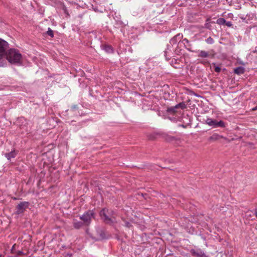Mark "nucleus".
I'll use <instances>...</instances> for the list:
<instances>
[{
  "mask_svg": "<svg viewBox=\"0 0 257 257\" xmlns=\"http://www.w3.org/2000/svg\"><path fill=\"white\" fill-rule=\"evenodd\" d=\"M198 57L201 58H207L209 56V54L208 52L204 50H198Z\"/></svg>",
  "mask_w": 257,
  "mask_h": 257,
  "instance_id": "nucleus-11",
  "label": "nucleus"
},
{
  "mask_svg": "<svg viewBox=\"0 0 257 257\" xmlns=\"http://www.w3.org/2000/svg\"><path fill=\"white\" fill-rule=\"evenodd\" d=\"M209 26H210V25H209V23H206V24H205V28H207V29H209Z\"/></svg>",
  "mask_w": 257,
  "mask_h": 257,
  "instance_id": "nucleus-27",
  "label": "nucleus"
},
{
  "mask_svg": "<svg viewBox=\"0 0 257 257\" xmlns=\"http://www.w3.org/2000/svg\"><path fill=\"white\" fill-rule=\"evenodd\" d=\"M253 17L254 15L253 14H248L245 17H240V18L242 20L243 22H244L246 23H250V20H251Z\"/></svg>",
  "mask_w": 257,
  "mask_h": 257,
  "instance_id": "nucleus-10",
  "label": "nucleus"
},
{
  "mask_svg": "<svg viewBox=\"0 0 257 257\" xmlns=\"http://www.w3.org/2000/svg\"><path fill=\"white\" fill-rule=\"evenodd\" d=\"M100 216L106 223H111L115 220L113 212L108 209L104 208L101 210L100 212Z\"/></svg>",
  "mask_w": 257,
  "mask_h": 257,
  "instance_id": "nucleus-2",
  "label": "nucleus"
},
{
  "mask_svg": "<svg viewBox=\"0 0 257 257\" xmlns=\"http://www.w3.org/2000/svg\"><path fill=\"white\" fill-rule=\"evenodd\" d=\"M104 50L109 53H111L113 52V49L111 46L109 45H106L104 47Z\"/></svg>",
  "mask_w": 257,
  "mask_h": 257,
  "instance_id": "nucleus-16",
  "label": "nucleus"
},
{
  "mask_svg": "<svg viewBox=\"0 0 257 257\" xmlns=\"http://www.w3.org/2000/svg\"><path fill=\"white\" fill-rule=\"evenodd\" d=\"M6 63L7 60L12 64H21L22 56L20 52L15 49H11L5 53Z\"/></svg>",
  "mask_w": 257,
  "mask_h": 257,
  "instance_id": "nucleus-1",
  "label": "nucleus"
},
{
  "mask_svg": "<svg viewBox=\"0 0 257 257\" xmlns=\"http://www.w3.org/2000/svg\"><path fill=\"white\" fill-rule=\"evenodd\" d=\"M183 38V35L182 34H178L176 36H175L173 38H172L170 41V43L172 45H175L178 43H180L182 39Z\"/></svg>",
  "mask_w": 257,
  "mask_h": 257,
  "instance_id": "nucleus-8",
  "label": "nucleus"
},
{
  "mask_svg": "<svg viewBox=\"0 0 257 257\" xmlns=\"http://www.w3.org/2000/svg\"><path fill=\"white\" fill-rule=\"evenodd\" d=\"M15 254H16L17 255H18L19 257H20L21 255L25 254L24 252L21 250L16 251Z\"/></svg>",
  "mask_w": 257,
  "mask_h": 257,
  "instance_id": "nucleus-23",
  "label": "nucleus"
},
{
  "mask_svg": "<svg viewBox=\"0 0 257 257\" xmlns=\"http://www.w3.org/2000/svg\"><path fill=\"white\" fill-rule=\"evenodd\" d=\"M72 109H77L78 108L77 107V105H73L72 107Z\"/></svg>",
  "mask_w": 257,
  "mask_h": 257,
  "instance_id": "nucleus-29",
  "label": "nucleus"
},
{
  "mask_svg": "<svg viewBox=\"0 0 257 257\" xmlns=\"http://www.w3.org/2000/svg\"><path fill=\"white\" fill-rule=\"evenodd\" d=\"M225 25H226V26H227L228 27H231L232 26V24L231 22L226 21V23H225Z\"/></svg>",
  "mask_w": 257,
  "mask_h": 257,
  "instance_id": "nucleus-24",
  "label": "nucleus"
},
{
  "mask_svg": "<svg viewBox=\"0 0 257 257\" xmlns=\"http://www.w3.org/2000/svg\"><path fill=\"white\" fill-rule=\"evenodd\" d=\"M244 68L241 67H237L234 70V73L237 74H243L244 73Z\"/></svg>",
  "mask_w": 257,
  "mask_h": 257,
  "instance_id": "nucleus-13",
  "label": "nucleus"
},
{
  "mask_svg": "<svg viewBox=\"0 0 257 257\" xmlns=\"http://www.w3.org/2000/svg\"><path fill=\"white\" fill-rule=\"evenodd\" d=\"M94 217V212L93 211L89 210L82 215L80 219L82 220L86 224H89L92 218Z\"/></svg>",
  "mask_w": 257,
  "mask_h": 257,
  "instance_id": "nucleus-5",
  "label": "nucleus"
},
{
  "mask_svg": "<svg viewBox=\"0 0 257 257\" xmlns=\"http://www.w3.org/2000/svg\"><path fill=\"white\" fill-rule=\"evenodd\" d=\"M190 252L192 255L196 257H207L204 251L200 248L192 249Z\"/></svg>",
  "mask_w": 257,
  "mask_h": 257,
  "instance_id": "nucleus-7",
  "label": "nucleus"
},
{
  "mask_svg": "<svg viewBox=\"0 0 257 257\" xmlns=\"http://www.w3.org/2000/svg\"><path fill=\"white\" fill-rule=\"evenodd\" d=\"M82 226V223L81 222H75L74 226L75 228L78 229Z\"/></svg>",
  "mask_w": 257,
  "mask_h": 257,
  "instance_id": "nucleus-19",
  "label": "nucleus"
},
{
  "mask_svg": "<svg viewBox=\"0 0 257 257\" xmlns=\"http://www.w3.org/2000/svg\"><path fill=\"white\" fill-rule=\"evenodd\" d=\"M17 152L15 150H14L9 153L5 154V156L8 160H11L12 158L16 157L17 154Z\"/></svg>",
  "mask_w": 257,
  "mask_h": 257,
  "instance_id": "nucleus-9",
  "label": "nucleus"
},
{
  "mask_svg": "<svg viewBox=\"0 0 257 257\" xmlns=\"http://www.w3.org/2000/svg\"><path fill=\"white\" fill-rule=\"evenodd\" d=\"M182 43H183L184 47L186 48H187L188 50L191 51L190 48H191V45L187 39L185 38V39H183L182 41Z\"/></svg>",
  "mask_w": 257,
  "mask_h": 257,
  "instance_id": "nucleus-12",
  "label": "nucleus"
},
{
  "mask_svg": "<svg viewBox=\"0 0 257 257\" xmlns=\"http://www.w3.org/2000/svg\"><path fill=\"white\" fill-rule=\"evenodd\" d=\"M1 256H2V255H0V257H1Z\"/></svg>",
  "mask_w": 257,
  "mask_h": 257,
  "instance_id": "nucleus-31",
  "label": "nucleus"
},
{
  "mask_svg": "<svg viewBox=\"0 0 257 257\" xmlns=\"http://www.w3.org/2000/svg\"><path fill=\"white\" fill-rule=\"evenodd\" d=\"M225 23H226V20L224 18H218L216 21V24L220 25H225Z\"/></svg>",
  "mask_w": 257,
  "mask_h": 257,
  "instance_id": "nucleus-14",
  "label": "nucleus"
},
{
  "mask_svg": "<svg viewBox=\"0 0 257 257\" xmlns=\"http://www.w3.org/2000/svg\"><path fill=\"white\" fill-rule=\"evenodd\" d=\"M206 42L207 44H212L214 41L211 37H209L206 40Z\"/></svg>",
  "mask_w": 257,
  "mask_h": 257,
  "instance_id": "nucleus-20",
  "label": "nucleus"
},
{
  "mask_svg": "<svg viewBox=\"0 0 257 257\" xmlns=\"http://www.w3.org/2000/svg\"><path fill=\"white\" fill-rule=\"evenodd\" d=\"M16 245L15 244H14V245H13V246H12V249H11V252H12V253L15 254V252H16V249H15V246H16Z\"/></svg>",
  "mask_w": 257,
  "mask_h": 257,
  "instance_id": "nucleus-25",
  "label": "nucleus"
},
{
  "mask_svg": "<svg viewBox=\"0 0 257 257\" xmlns=\"http://www.w3.org/2000/svg\"><path fill=\"white\" fill-rule=\"evenodd\" d=\"M47 33L50 37H53V36H54L53 31L50 28H48V30L47 32Z\"/></svg>",
  "mask_w": 257,
  "mask_h": 257,
  "instance_id": "nucleus-22",
  "label": "nucleus"
},
{
  "mask_svg": "<svg viewBox=\"0 0 257 257\" xmlns=\"http://www.w3.org/2000/svg\"><path fill=\"white\" fill-rule=\"evenodd\" d=\"M8 47V42L0 39V67L6 64L5 53Z\"/></svg>",
  "mask_w": 257,
  "mask_h": 257,
  "instance_id": "nucleus-3",
  "label": "nucleus"
},
{
  "mask_svg": "<svg viewBox=\"0 0 257 257\" xmlns=\"http://www.w3.org/2000/svg\"><path fill=\"white\" fill-rule=\"evenodd\" d=\"M220 138H221V137L220 136H219L218 134H214L209 138V140H218Z\"/></svg>",
  "mask_w": 257,
  "mask_h": 257,
  "instance_id": "nucleus-18",
  "label": "nucleus"
},
{
  "mask_svg": "<svg viewBox=\"0 0 257 257\" xmlns=\"http://www.w3.org/2000/svg\"><path fill=\"white\" fill-rule=\"evenodd\" d=\"M213 65L214 67V71L217 73L220 72L221 71V68L219 66H216L215 63H213Z\"/></svg>",
  "mask_w": 257,
  "mask_h": 257,
  "instance_id": "nucleus-21",
  "label": "nucleus"
},
{
  "mask_svg": "<svg viewBox=\"0 0 257 257\" xmlns=\"http://www.w3.org/2000/svg\"><path fill=\"white\" fill-rule=\"evenodd\" d=\"M29 206V203L26 201H23L20 202L16 207V213L20 214L25 212L27 208Z\"/></svg>",
  "mask_w": 257,
  "mask_h": 257,
  "instance_id": "nucleus-6",
  "label": "nucleus"
},
{
  "mask_svg": "<svg viewBox=\"0 0 257 257\" xmlns=\"http://www.w3.org/2000/svg\"><path fill=\"white\" fill-rule=\"evenodd\" d=\"M205 123L213 127H224L225 126V123L222 121H217L215 119H212L210 118H207L205 120Z\"/></svg>",
  "mask_w": 257,
  "mask_h": 257,
  "instance_id": "nucleus-4",
  "label": "nucleus"
},
{
  "mask_svg": "<svg viewBox=\"0 0 257 257\" xmlns=\"http://www.w3.org/2000/svg\"><path fill=\"white\" fill-rule=\"evenodd\" d=\"M201 63L202 64H205L208 63L209 62H208V61H207V60H203V61H202L201 62Z\"/></svg>",
  "mask_w": 257,
  "mask_h": 257,
  "instance_id": "nucleus-26",
  "label": "nucleus"
},
{
  "mask_svg": "<svg viewBox=\"0 0 257 257\" xmlns=\"http://www.w3.org/2000/svg\"><path fill=\"white\" fill-rule=\"evenodd\" d=\"M176 109H177V108L176 107V105H175L174 107H171L168 108L167 111L169 113L173 114L176 112Z\"/></svg>",
  "mask_w": 257,
  "mask_h": 257,
  "instance_id": "nucleus-15",
  "label": "nucleus"
},
{
  "mask_svg": "<svg viewBox=\"0 0 257 257\" xmlns=\"http://www.w3.org/2000/svg\"><path fill=\"white\" fill-rule=\"evenodd\" d=\"M186 107H187V106L184 102L179 103V104H178L176 105V107L177 108H181L182 109H184V108H186Z\"/></svg>",
  "mask_w": 257,
  "mask_h": 257,
  "instance_id": "nucleus-17",
  "label": "nucleus"
},
{
  "mask_svg": "<svg viewBox=\"0 0 257 257\" xmlns=\"http://www.w3.org/2000/svg\"><path fill=\"white\" fill-rule=\"evenodd\" d=\"M255 215H256V216L257 217V209L255 210Z\"/></svg>",
  "mask_w": 257,
  "mask_h": 257,
  "instance_id": "nucleus-30",
  "label": "nucleus"
},
{
  "mask_svg": "<svg viewBox=\"0 0 257 257\" xmlns=\"http://www.w3.org/2000/svg\"><path fill=\"white\" fill-rule=\"evenodd\" d=\"M251 109L253 111L256 110H257V105L255 107H253Z\"/></svg>",
  "mask_w": 257,
  "mask_h": 257,
  "instance_id": "nucleus-28",
  "label": "nucleus"
}]
</instances>
